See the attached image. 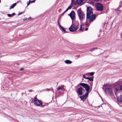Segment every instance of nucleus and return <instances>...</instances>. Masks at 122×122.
<instances>
[{"label": "nucleus", "mask_w": 122, "mask_h": 122, "mask_svg": "<svg viewBox=\"0 0 122 122\" xmlns=\"http://www.w3.org/2000/svg\"><path fill=\"white\" fill-rule=\"evenodd\" d=\"M92 8L89 6L87 7L86 18L89 22L93 21L96 18V15L93 14Z\"/></svg>", "instance_id": "nucleus-1"}, {"label": "nucleus", "mask_w": 122, "mask_h": 122, "mask_svg": "<svg viewBox=\"0 0 122 122\" xmlns=\"http://www.w3.org/2000/svg\"><path fill=\"white\" fill-rule=\"evenodd\" d=\"M77 12L79 19L81 21V22L85 18V15L83 11L81 10V9H78L77 10Z\"/></svg>", "instance_id": "nucleus-2"}, {"label": "nucleus", "mask_w": 122, "mask_h": 122, "mask_svg": "<svg viewBox=\"0 0 122 122\" xmlns=\"http://www.w3.org/2000/svg\"><path fill=\"white\" fill-rule=\"evenodd\" d=\"M95 6L97 10L98 11H102L103 10V5L101 4L96 3V4Z\"/></svg>", "instance_id": "nucleus-3"}, {"label": "nucleus", "mask_w": 122, "mask_h": 122, "mask_svg": "<svg viewBox=\"0 0 122 122\" xmlns=\"http://www.w3.org/2000/svg\"><path fill=\"white\" fill-rule=\"evenodd\" d=\"M34 102L35 105L39 106H42V102L38 99L36 97H35Z\"/></svg>", "instance_id": "nucleus-4"}, {"label": "nucleus", "mask_w": 122, "mask_h": 122, "mask_svg": "<svg viewBox=\"0 0 122 122\" xmlns=\"http://www.w3.org/2000/svg\"><path fill=\"white\" fill-rule=\"evenodd\" d=\"M78 27V25H76L74 24H72L69 27V30L71 32H73L76 30Z\"/></svg>", "instance_id": "nucleus-5"}, {"label": "nucleus", "mask_w": 122, "mask_h": 122, "mask_svg": "<svg viewBox=\"0 0 122 122\" xmlns=\"http://www.w3.org/2000/svg\"><path fill=\"white\" fill-rule=\"evenodd\" d=\"M80 85L85 89L87 91L86 92H89L90 90V87L88 85L84 83H81Z\"/></svg>", "instance_id": "nucleus-6"}, {"label": "nucleus", "mask_w": 122, "mask_h": 122, "mask_svg": "<svg viewBox=\"0 0 122 122\" xmlns=\"http://www.w3.org/2000/svg\"><path fill=\"white\" fill-rule=\"evenodd\" d=\"M105 92L106 93L112 95L113 94V92L112 88H110L105 87L104 89Z\"/></svg>", "instance_id": "nucleus-7"}, {"label": "nucleus", "mask_w": 122, "mask_h": 122, "mask_svg": "<svg viewBox=\"0 0 122 122\" xmlns=\"http://www.w3.org/2000/svg\"><path fill=\"white\" fill-rule=\"evenodd\" d=\"M89 92H86V93L82 96H80V98L81 100H85L88 96Z\"/></svg>", "instance_id": "nucleus-8"}, {"label": "nucleus", "mask_w": 122, "mask_h": 122, "mask_svg": "<svg viewBox=\"0 0 122 122\" xmlns=\"http://www.w3.org/2000/svg\"><path fill=\"white\" fill-rule=\"evenodd\" d=\"M83 90H84V89L81 87H80L78 89L77 92V94L80 95H82Z\"/></svg>", "instance_id": "nucleus-9"}, {"label": "nucleus", "mask_w": 122, "mask_h": 122, "mask_svg": "<svg viewBox=\"0 0 122 122\" xmlns=\"http://www.w3.org/2000/svg\"><path fill=\"white\" fill-rule=\"evenodd\" d=\"M72 20L75 17V14L74 11L72 10L70 14H69Z\"/></svg>", "instance_id": "nucleus-10"}, {"label": "nucleus", "mask_w": 122, "mask_h": 122, "mask_svg": "<svg viewBox=\"0 0 122 122\" xmlns=\"http://www.w3.org/2000/svg\"><path fill=\"white\" fill-rule=\"evenodd\" d=\"M122 84V81H118L114 84V86H118Z\"/></svg>", "instance_id": "nucleus-11"}, {"label": "nucleus", "mask_w": 122, "mask_h": 122, "mask_svg": "<svg viewBox=\"0 0 122 122\" xmlns=\"http://www.w3.org/2000/svg\"><path fill=\"white\" fill-rule=\"evenodd\" d=\"M118 104L120 105V104H122V95L120 96V97L118 99Z\"/></svg>", "instance_id": "nucleus-12"}, {"label": "nucleus", "mask_w": 122, "mask_h": 122, "mask_svg": "<svg viewBox=\"0 0 122 122\" xmlns=\"http://www.w3.org/2000/svg\"><path fill=\"white\" fill-rule=\"evenodd\" d=\"M73 2H72L71 4L69 7L66 10L64 11V12H66L67 11L71 9L73 6Z\"/></svg>", "instance_id": "nucleus-13"}, {"label": "nucleus", "mask_w": 122, "mask_h": 122, "mask_svg": "<svg viewBox=\"0 0 122 122\" xmlns=\"http://www.w3.org/2000/svg\"><path fill=\"white\" fill-rule=\"evenodd\" d=\"M76 0L77 4H80L83 2L84 0Z\"/></svg>", "instance_id": "nucleus-14"}, {"label": "nucleus", "mask_w": 122, "mask_h": 122, "mask_svg": "<svg viewBox=\"0 0 122 122\" xmlns=\"http://www.w3.org/2000/svg\"><path fill=\"white\" fill-rule=\"evenodd\" d=\"M120 90L119 89L116 88L114 90L115 94L116 95L118 93L120 92Z\"/></svg>", "instance_id": "nucleus-15"}, {"label": "nucleus", "mask_w": 122, "mask_h": 122, "mask_svg": "<svg viewBox=\"0 0 122 122\" xmlns=\"http://www.w3.org/2000/svg\"><path fill=\"white\" fill-rule=\"evenodd\" d=\"M65 63L67 64H71L72 62L71 61L69 60H67L65 61Z\"/></svg>", "instance_id": "nucleus-16"}, {"label": "nucleus", "mask_w": 122, "mask_h": 122, "mask_svg": "<svg viewBox=\"0 0 122 122\" xmlns=\"http://www.w3.org/2000/svg\"><path fill=\"white\" fill-rule=\"evenodd\" d=\"M16 5V3H15L13 4L11 6H10V9L14 8Z\"/></svg>", "instance_id": "nucleus-17"}, {"label": "nucleus", "mask_w": 122, "mask_h": 122, "mask_svg": "<svg viewBox=\"0 0 122 122\" xmlns=\"http://www.w3.org/2000/svg\"><path fill=\"white\" fill-rule=\"evenodd\" d=\"M86 78H87V79H88L90 81H93V78H91V77H87Z\"/></svg>", "instance_id": "nucleus-18"}, {"label": "nucleus", "mask_w": 122, "mask_h": 122, "mask_svg": "<svg viewBox=\"0 0 122 122\" xmlns=\"http://www.w3.org/2000/svg\"><path fill=\"white\" fill-rule=\"evenodd\" d=\"M60 29H61L63 31L65 32V33L67 32L66 31L65 28L62 26L60 28Z\"/></svg>", "instance_id": "nucleus-19"}, {"label": "nucleus", "mask_w": 122, "mask_h": 122, "mask_svg": "<svg viewBox=\"0 0 122 122\" xmlns=\"http://www.w3.org/2000/svg\"><path fill=\"white\" fill-rule=\"evenodd\" d=\"M63 87L62 86H59L57 88V90H58L60 89H62Z\"/></svg>", "instance_id": "nucleus-20"}, {"label": "nucleus", "mask_w": 122, "mask_h": 122, "mask_svg": "<svg viewBox=\"0 0 122 122\" xmlns=\"http://www.w3.org/2000/svg\"><path fill=\"white\" fill-rule=\"evenodd\" d=\"M82 25L83 26L84 25H81V27H80V28L79 30H80V31H83V29H82Z\"/></svg>", "instance_id": "nucleus-21"}, {"label": "nucleus", "mask_w": 122, "mask_h": 122, "mask_svg": "<svg viewBox=\"0 0 122 122\" xmlns=\"http://www.w3.org/2000/svg\"><path fill=\"white\" fill-rule=\"evenodd\" d=\"M117 13L118 14H119L121 13V10H117Z\"/></svg>", "instance_id": "nucleus-22"}, {"label": "nucleus", "mask_w": 122, "mask_h": 122, "mask_svg": "<svg viewBox=\"0 0 122 122\" xmlns=\"http://www.w3.org/2000/svg\"><path fill=\"white\" fill-rule=\"evenodd\" d=\"M95 72H91L90 74V76H92L94 74Z\"/></svg>", "instance_id": "nucleus-23"}, {"label": "nucleus", "mask_w": 122, "mask_h": 122, "mask_svg": "<svg viewBox=\"0 0 122 122\" xmlns=\"http://www.w3.org/2000/svg\"><path fill=\"white\" fill-rule=\"evenodd\" d=\"M97 49V48H93L91 50H90V51H94V50L95 49Z\"/></svg>", "instance_id": "nucleus-24"}, {"label": "nucleus", "mask_w": 122, "mask_h": 122, "mask_svg": "<svg viewBox=\"0 0 122 122\" xmlns=\"http://www.w3.org/2000/svg\"><path fill=\"white\" fill-rule=\"evenodd\" d=\"M36 0H33V1H30V0H29V1L30 2V3H33V2H34Z\"/></svg>", "instance_id": "nucleus-25"}, {"label": "nucleus", "mask_w": 122, "mask_h": 122, "mask_svg": "<svg viewBox=\"0 0 122 122\" xmlns=\"http://www.w3.org/2000/svg\"><path fill=\"white\" fill-rule=\"evenodd\" d=\"M83 78H85L86 79H87L85 75H83Z\"/></svg>", "instance_id": "nucleus-26"}, {"label": "nucleus", "mask_w": 122, "mask_h": 122, "mask_svg": "<svg viewBox=\"0 0 122 122\" xmlns=\"http://www.w3.org/2000/svg\"><path fill=\"white\" fill-rule=\"evenodd\" d=\"M7 15H8V16L9 17H11V15L10 14H7Z\"/></svg>", "instance_id": "nucleus-27"}, {"label": "nucleus", "mask_w": 122, "mask_h": 122, "mask_svg": "<svg viewBox=\"0 0 122 122\" xmlns=\"http://www.w3.org/2000/svg\"><path fill=\"white\" fill-rule=\"evenodd\" d=\"M30 3V2H27V6L29 5Z\"/></svg>", "instance_id": "nucleus-28"}, {"label": "nucleus", "mask_w": 122, "mask_h": 122, "mask_svg": "<svg viewBox=\"0 0 122 122\" xmlns=\"http://www.w3.org/2000/svg\"><path fill=\"white\" fill-rule=\"evenodd\" d=\"M11 15V16H13V15H15V13H12V14Z\"/></svg>", "instance_id": "nucleus-29"}, {"label": "nucleus", "mask_w": 122, "mask_h": 122, "mask_svg": "<svg viewBox=\"0 0 122 122\" xmlns=\"http://www.w3.org/2000/svg\"><path fill=\"white\" fill-rule=\"evenodd\" d=\"M120 89L121 90H122V85L120 86Z\"/></svg>", "instance_id": "nucleus-30"}, {"label": "nucleus", "mask_w": 122, "mask_h": 122, "mask_svg": "<svg viewBox=\"0 0 122 122\" xmlns=\"http://www.w3.org/2000/svg\"><path fill=\"white\" fill-rule=\"evenodd\" d=\"M23 13V12H21V13H19L18 14V15H21V14H22V13Z\"/></svg>", "instance_id": "nucleus-31"}, {"label": "nucleus", "mask_w": 122, "mask_h": 122, "mask_svg": "<svg viewBox=\"0 0 122 122\" xmlns=\"http://www.w3.org/2000/svg\"><path fill=\"white\" fill-rule=\"evenodd\" d=\"M59 25V28L60 29V28H61L62 27V26L60 25V24H59V25Z\"/></svg>", "instance_id": "nucleus-32"}, {"label": "nucleus", "mask_w": 122, "mask_h": 122, "mask_svg": "<svg viewBox=\"0 0 122 122\" xmlns=\"http://www.w3.org/2000/svg\"><path fill=\"white\" fill-rule=\"evenodd\" d=\"M88 29V28H85V30H86V31H87V30Z\"/></svg>", "instance_id": "nucleus-33"}, {"label": "nucleus", "mask_w": 122, "mask_h": 122, "mask_svg": "<svg viewBox=\"0 0 122 122\" xmlns=\"http://www.w3.org/2000/svg\"><path fill=\"white\" fill-rule=\"evenodd\" d=\"M94 0L95 1H96L97 2L99 0Z\"/></svg>", "instance_id": "nucleus-34"}, {"label": "nucleus", "mask_w": 122, "mask_h": 122, "mask_svg": "<svg viewBox=\"0 0 122 122\" xmlns=\"http://www.w3.org/2000/svg\"><path fill=\"white\" fill-rule=\"evenodd\" d=\"M24 68H21L20 69V70H23V69Z\"/></svg>", "instance_id": "nucleus-35"}, {"label": "nucleus", "mask_w": 122, "mask_h": 122, "mask_svg": "<svg viewBox=\"0 0 122 122\" xmlns=\"http://www.w3.org/2000/svg\"><path fill=\"white\" fill-rule=\"evenodd\" d=\"M79 56H80L79 55H77L76 56V57H79Z\"/></svg>", "instance_id": "nucleus-36"}, {"label": "nucleus", "mask_w": 122, "mask_h": 122, "mask_svg": "<svg viewBox=\"0 0 122 122\" xmlns=\"http://www.w3.org/2000/svg\"><path fill=\"white\" fill-rule=\"evenodd\" d=\"M59 20H58V25H59V24H60L59 22Z\"/></svg>", "instance_id": "nucleus-37"}, {"label": "nucleus", "mask_w": 122, "mask_h": 122, "mask_svg": "<svg viewBox=\"0 0 122 122\" xmlns=\"http://www.w3.org/2000/svg\"><path fill=\"white\" fill-rule=\"evenodd\" d=\"M47 89L48 90H50V89Z\"/></svg>", "instance_id": "nucleus-38"}, {"label": "nucleus", "mask_w": 122, "mask_h": 122, "mask_svg": "<svg viewBox=\"0 0 122 122\" xmlns=\"http://www.w3.org/2000/svg\"><path fill=\"white\" fill-rule=\"evenodd\" d=\"M65 12H64L62 13V14H63L65 13Z\"/></svg>", "instance_id": "nucleus-39"}, {"label": "nucleus", "mask_w": 122, "mask_h": 122, "mask_svg": "<svg viewBox=\"0 0 122 122\" xmlns=\"http://www.w3.org/2000/svg\"><path fill=\"white\" fill-rule=\"evenodd\" d=\"M53 89H52V91H53Z\"/></svg>", "instance_id": "nucleus-40"}, {"label": "nucleus", "mask_w": 122, "mask_h": 122, "mask_svg": "<svg viewBox=\"0 0 122 122\" xmlns=\"http://www.w3.org/2000/svg\"><path fill=\"white\" fill-rule=\"evenodd\" d=\"M0 2H1V0H0Z\"/></svg>", "instance_id": "nucleus-41"}, {"label": "nucleus", "mask_w": 122, "mask_h": 122, "mask_svg": "<svg viewBox=\"0 0 122 122\" xmlns=\"http://www.w3.org/2000/svg\"><path fill=\"white\" fill-rule=\"evenodd\" d=\"M104 88H103V89H104Z\"/></svg>", "instance_id": "nucleus-42"}]
</instances>
